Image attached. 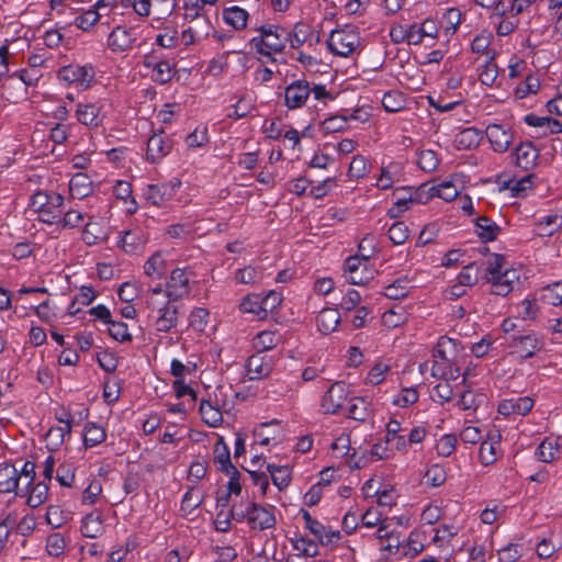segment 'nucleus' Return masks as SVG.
I'll list each match as a JSON object with an SVG mask.
<instances>
[{"label":"nucleus","instance_id":"obj_1","mask_svg":"<svg viewBox=\"0 0 562 562\" xmlns=\"http://www.w3.org/2000/svg\"><path fill=\"white\" fill-rule=\"evenodd\" d=\"M273 506H262L255 502L246 504H234L231 508V516L237 522L246 521L251 530L265 531L273 529L277 524Z\"/></svg>","mask_w":562,"mask_h":562},{"label":"nucleus","instance_id":"obj_2","mask_svg":"<svg viewBox=\"0 0 562 562\" xmlns=\"http://www.w3.org/2000/svg\"><path fill=\"white\" fill-rule=\"evenodd\" d=\"M64 202L61 194L40 190L32 194L30 206L38 214V221L53 225L59 223L64 214Z\"/></svg>","mask_w":562,"mask_h":562},{"label":"nucleus","instance_id":"obj_3","mask_svg":"<svg viewBox=\"0 0 562 562\" xmlns=\"http://www.w3.org/2000/svg\"><path fill=\"white\" fill-rule=\"evenodd\" d=\"M260 34L252 37L250 44L254 45L260 55L271 56L272 53H281L289 41L288 30L274 25H261L256 29Z\"/></svg>","mask_w":562,"mask_h":562},{"label":"nucleus","instance_id":"obj_4","mask_svg":"<svg viewBox=\"0 0 562 562\" xmlns=\"http://www.w3.org/2000/svg\"><path fill=\"white\" fill-rule=\"evenodd\" d=\"M326 44L333 54L348 57L359 48L361 40L358 31L352 27H345L331 31Z\"/></svg>","mask_w":562,"mask_h":562},{"label":"nucleus","instance_id":"obj_5","mask_svg":"<svg viewBox=\"0 0 562 562\" xmlns=\"http://www.w3.org/2000/svg\"><path fill=\"white\" fill-rule=\"evenodd\" d=\"M193 272L186 268H176L171 271L166 284L165 297L177 302L191 292L190 279Z\"/></svg>","mask_w":562,"mask_h":562},{"label":"nucleus","instance_id":"obj_6","mask_svg":"<svg viewBox=\"0 0 562 562\" xmlns=\"http://www.w3.org/2000/svg\"><path fill=\"white\" fill-rule=\"evenodd\" d=\"M58 78L68 83H74L80 89H86L94 78V70L90 65H68L58 70Z\"/></svg>","mask_w":562,"mask_h":562},{"label":"nucleus","instance_id":"obj_7","mask_svg":"<svg viewBox=\"0 0 562 562\" xmlns=\"http://www.w3.org/2000/svg\"><path fill=\"white\" fill-rule=\"evenodd\" d=\"M167 299L166 302H150L149 306L153 311H157L158 316L156 318V329L161 333H168L170 329L176 327L178 323V306Z\"/></svg>","mask_w":562,"mask_h":562},{"label":"nucleus","instance_id":"obj_8","mask_svg":"<svg viewBox=\"0 0 562 562\" xmlns=\"http://www.w3.org/2000/svg\"><path fill=\"white\" fill-rule=\"evenodd\" d=\"M311 94V85L304 79H297L284 89V105L289 110L301 109L305 105Z\"/></svg>","mask_w":562,"mask_h":562},{"label":"nucleus","instance_id":"obj_9","mask_svg":"<svg viewBox=\"0 0 562 562\" xmlns=\"http://www.w3.org/2000/svg\"><path fill=\"white\" fill-rule=\"evenodd\" d=\"M0 493H14L19 497L26 496V485H23L20 480L14 464L3 463L0 467Z\"/></svg>","mask_w":562,"mask_h":562},{"label":"nucleus","instance_id":"obj_10","mask_svg":"<svg viewBox=\"0 0 562 562\" xmlns=\"http://www.w3.org/2000/svg\"><path fill=\"white\" fill-rule=\"evenodd\" d=\"M101 110L102 105L99 103L79 102L76 104L75 116L80 124L97 128L103 125L104 115Z\"/></svg>","mask_w":562,"mask_h":562},{"label":"nucleus","instance_id":"obj_11","mask_svg":"<svg viewBox=\"0 0 562 562\" xmlns=\"http://www.w3.org/2000/svg\"><path fill=\"white\" fill-rule=\"evenodd\" d=\"M173 147V140L162 132L153 134L147 142L146 159L151 164L159 162Z\"/></svg>","mask_w":562,"mask_h":562},{"label":"nucleus","instance_id":"obj_12","mask_svg":"<svg viewBox=\"0 0 562 562\" xmlns=\"http://www.w3.org/2000/svg\"><path fill=\"white\" fill-rule=\"evenodd\" d=\"M509 347L513 353H517L521 359L533 357L543 347V342L535 335L514 336Z\"/></svg>","mask_w":562,"mask_h":562},{"label":"nucleus","instance_id":"obj_13","mask_svg":"<svg viewBox=\"0 0 562 562\" xmlns=\"http://www.w3.org/2000/svg\"><path fill=\"white\" fill-rule=\"evenodd\" d=\"M346 400V386L342 382H335L324 394L321 403L324 414H337Z\"/></svg>","mask_w":562,"mask_h":562},{"label":"nucleus","instance_id":"obj_14","mask_svg":"<svg viewBox=\"0 0 562 562\" xmlns=\"http://www.w3.org/2000/svg\"><path fill=\"white\" fill-rule=\"evenodd\" d=\"M486 136L492 145V148L498 153L506 151L514 139L512 130L505 128L499 124H490L486 127Z\"/></svg>","mask_w":562,"mask_h":562},{"label":"nucleus","instance_id":"obj_15","mask_svg":"<svg viewBox=\"0 0 562 562\" xmlns=\"http://www.w3.org/2000/svg\"><path fill=\"white\" fill-rule=\"evenodd\" d=\"M514 155L516 166L528 171L536 166L539 149L531 142H525L515 148Z\"/></svg>","mask_w":562,"mask_h":562},{"label":"nucleus","instance_id":"obj_16","mask_svg":"<svg viewBox=\"0 0 562 562\" xmlns=\"http://www.w3.org/2000/svg\"><path fill=\"white\" fill-rule=\"evenodd\" d=\"M147 237L143 229L133 228L126 231L120 240L122 249L130 255H136L144 250Z\"/></svg>","mask_w":562,"mask_h":562},{"label":"nucleus","instance_id":"obj_17","mask_svg":"<svg viewBox=\"0 0 562 562\" xmlns=\"http://www.w3.org/2000/svg\"><path fill=\"white\" fill-rule=\"evenodd\" d=\"M533 407V400L529 396L504 400L498 405V413L505 416L508 415H527Z\"/></svg>","mask_w":562,"mask_h":562},{"label":"nucleus","instance_id":"obj_18","mask_svg":"<svg viewBox=\"0 0 562 562\" xmlns=\"http://www.w3.org/2000/svg\"><path fill=\"white\" fill-rule=\"evenodd\" d=\"M173 194V188L166 183L148 184L144 191L145 200L155 206H161L166 201L170 200Z\"/></svg>","mask_w":562,"mask_h":562},{"label":"nucleus","instance_id":"obj_19","mask_svg":"<svg viewBox=\"0 0 562 562\" xmlns=\"http://www.w3.org/2000/svg\"><path fill=\"white\" fill-rule=\"evenodd\" d=\"M214 461L220 464V471L225 474L239 475L238 470L231 461V453L223 438H220L214 446Z\"/></svg>","mask_w":562,"mask_h":562},{"label":"nucleus","instance_id":"obj_20","mask_svg":"<svg viewBox=\"0 0 562 562\" xmlns=\"http://www.w3.org/2000/svg\"><path fill=\"white\" fill-rule=\"evenodd\" d=\"M131 33L123 26H115L109 35L108 45L112 52L121 53L132 47Z\"/></svg>","mask_w":562,"mask_h":562},{"label":"nucleus","instance_id":"obj_21","mask_svg":"<svg viewBox=\"0 0 562 562\" xmlns=\"http://www.w3.org/2000/svg\"><path fill=\"white\" fill-rule=\"evenodd\" d=\"M476 234L483 243L493 241L501 233V227L487 216L475 220Z\"/></svg>","mask_w":562,"mask_h":562},{"label":"nucleus","instance_id":"obj_22","mask_svg":"<svg viewBox=\"0 0 562 562\" xmlns=\"http://www.w3.org/2000/svg\"><path fill=\"white\" fill-rule=\"evenodd\" d=\"M248 18V12L237 5L224 8L223 10V20L236 31L244 30L247 26Z\"/></svg>","mask_w":562,"mask_h":562},{"label":"nucleus","instance_id":"obj_23","mask_svg":"<svg viewBox=\"0 0 562 562\" xmlns=\"http://www.w3.org/2000/svg\"><path fill=\"white\" fill-rule=\"evenodd\" d=\"M246 369L250 380H259L270 373V366L265 361L261 352L250 356L246 363Z\"/></svg>","mask_w":562,"mask_h":562},{"label":"nucleus","instance_id":"obj_24","mask_svg":"<svg viewBox=\"0 0 562 562\" xmlns=\"http://www.w3.org/2000/svg\"><path fill=\"white\" fill-rule=\"evenodd\" d=\"M340 322V314L337 308H324L317 317L316 323L319 331L329 334L334 331Z\"/></svg>","mask_w":562,"mask_h":562},{"label":"nucleus","instance_id":"obj_25","mask_svg":"<svg viewBox=\"0 0 562 562\" xmlns=\"http://www.w3.org/2000/svg\"><path fill=\"white\" fill-rule=\"evenodd\" d=\"M103 532V519L99 513L85 516L81 524V533L86 538H97Z\"/></svg>","mask_w":562,"mask_h":562},{"label":"nucleus","instance_id":"obj_26","mask_svg":"<svg viewBox=\"0 0 562 562\" xmlns=\"http://www.w3.org/2000/svg\"><path fill=\"white\" fill-rule=\"evenodd\" d=\"M482 139L481 132L475 127H468L456 135L454 143L458 149H472L480 145Z\"/></svg>","mask_w":562,"mask_h":562},{"label":"nucleus","instance_id":"obj_27","mask_svg":"<svg viewBox=\"0 0 562 562\" xmlns=\"http://www.w3.org/2000/svg\"><path fill=\"white\" fill-rule=\"evenodd\" d=\"M48 484L45 481L27 486L26 504L31 508H37L43 505L48 496Z\"/></svg>","mask_w":562,"mask_h":562},{"label":"nucleus","instance_id":"obj_28","mask_svg":"<svg viewBox=\"0 0 562 562\" xmlns=\"http://www.w3.org/2000/svg\"><path fill=\"white\" fill-rule=\"evenodd\" d=\"M288 34L290 35L288 42L291 47L295 49L312 40L314 36V32L311 26L303 22H297L291 32L288 31Z\"/></svg>","mask_w":562,"mask_h":562},{"label":"nucleus","instance_id":"obj_29","mask_svg":"<svg viewBox=\"0 0 562 562\" xmlns=\"http://www.w3.org/2000/svg\"><path fill=\"white\" fill-rule=\"evenodd\" d=\"M69 191L74 198L82 199L92 192L91 181L85 173H76L69 181Z\"/></svg>","mask_w":562,"mask_h":562},{"label":"nucleus","instance_id":"obj_30","mask_svg":"<svg viewBox=\"0 0 562 562\" xmlns=\"http://www.w3.org/2000/svg\"><path fill=\"white\" fill-rule=\"evenodd\" d=\"M425 193H426V201L431 196H438V198L449 202V201L454 200L458 196L459 191L452 182L445 181L438 186L429 187L428 190L425 191Z\"/></svg>","mask_w":562,"mask_h":562},{"label":"nucleus","instance_id":"obj_31","mask_svg":"<svg viewBox=\"0 0 562 562\" xmlns=\"http://www.w3.org/2000/svg\"><path fill=\"white\" fill-rule=\"evenodd\" d=\"M106 439V432L103 427L88 423L83 428V445L86 448H92L102 443Z\"/></svg>","mask_w":562,"mask_h":562},{"label":"nucleus","instance_id":"obj_32","mask_svg":"<svg viewBox=\"0 0 562 562\" xmlns=\"http://www.w3.org/2000/svg\"><path fill=\"white\" fill-rule=\"evenodd\" d=\"M199 412L202 420L210 427H218L223 422L222 412L217 407L211 405L209 401H201Z\"/></svg>","mask_w":562,"mask_h":562},{"label":"nucleus","instance_id":"obj_33","mask_svg":"<svg viewBox=\"0 0 562 562\" xmlns=\"http://www.w3.org/2000/svg\"><path fill=\"white\" fill-rule=\"evenodd\" d=\"M144 272L151 279H159L166 272V260L160 251L153 254L144 265Z\"/></svg>","mask_w":562,"mask_h":562},{"label":"nucleus","instance_id":"obj_34","mask_svg":"<svg viewBox=\"0 0 562 562\" xmlns=\"http://www.w3.org/2000/svg\"><path fill=\"white\" fill-rule=\"evenodd\" d=\"M42 77L40 69L29 68L16 70L7 78L5 82L19 81L24 87H33L36 86L37 81Z\"/></svg>","mask_w":562,"mask_h":562},{"label":"nucleus","instance_id":"obj_35","mask_svg":"<svg viewBox=\"0 0 562 562\" xmlns=\"http://www.w3.org/2000/svg\"><path fill=\"white\" fill-rule=\"evenodd\" d=\"M426 187L427 186L424 184L423 187H420L419 190L415 191V194L409 192L408 195H406V194L400 195V193L406 192L408 189H406V188L395 189V191L393 192V196L396 198V201L394 203L405 211L409 209V204L423 203L424 202L423 194L425 193Z\"/></svg>","mask_w":562,"mask_h":562},{"label":"nucleus","instance_id":"obj_36","mask_svg":"<svg viewBox=\"0 0 562 562\" xmlns=\"http://www.w3.org/2000/svg\"><path fill=\"white\" fill-rule=\"evenodd\" d=\"M409 293V280L407 277L395 280L384 289V295L391 300H401Z\"/></svg>","mask_w":562,"mask_h":562},{"label":"nucleus","instance_id":"obj_37","mask_svg":"<svg viewBox=\"0 0 562 562\" xmlns=\"http://www.w3.org/2000/svg\"><path fill=\"white\" fill-rule=\"evenodd\" d=\"M260 302H262L260 294H249L243 299L239 308L243 313L255 314L259 319H263L266 318V315H263L265 307Z\"/></svg>","mask_w":562,"mask_h":562},{"label":"nucleus","instance_id":"obj_38","mask_svg":"<svg viewBox=\"0 0 562 562\" xmlns=\"http://www.w3.org/2000/svg\"><path fill=\"white\" fill-rule=\"evenodd\" d=\"M267 470L271 475L273 484L279 488H285L291 481V471L288 467L268 464Z\"/></svg>","mask_w":562,"mask_h":562},{"label":"nucleus","instance_id":"obj_39","mask_svg":"<svg viewBox=\"0 0 562 562\" xmlns=\"http://www.w3.org/2000/svg\"><path fill=\"white\" fill-rule=\"evenodd\" d=\"M279 340L280 336L276 331L262 330L254 338V345L261 352L273 349Z\"/></svg>","mask_w":562,"mask_h":562},{"label":"nucleus","instance_id":"obj_40","mask_svg":"<svg viewBox=\"0 0 562 562\" xmlns=\"http://www.w3.org/2000/svg\"><path fill=\"white\" fill-rule=\"evenodd\" d=\"M517 316L524 321H535L539 313L536 299L527 297L516 305Z\"/></svg>","mask_w":562,"mask_h":562},{"label":"nucleus","instance_id":"obj_41","mask_svg":"<svg viewBox=\"0 0 562 562\" xmlns=\"http://www.w3.org/2000/svg\"><path fill=\"white\" fill-rule=\"evenodd\" d=\"M370 415L369 403L363 397H355L348 408V416L364 422Z\"/></svg>","mask_w":562,"mask_h":562},{"label":"nucleus","instance_id":"obj_42","mask_svg":"<svg viewBox=\"0 0 562 562\" xmlns=\"http://www.w3.org/2000/svg\"><path fill=\"white\" fill-rule=\"evenodd\" d=\"M292 544L294 550L302 557L313 558L318 554V544L306 537H300L292 540Z\"/></svg>","mask_w":562,"mask_h":562},{"label":"nucleus","instance_id":"obj_43","mask_svg":"<svg viewBox=\"0 0 562 562\" xmlns=\"http://www.w3.org/2000/svg\"><path fill=\"white\" fill-rule=\"evenodd\" d=\"M175 70L167 60H161L156 69L151 72L150 79L159 85H166L172 80Z\"/></svg>","mask_w":562,"mask_h":562},{"label":"nucleus","instance_id":"obj_44","mask_svg":"<svg viewBox=\"0 0 562 562\" xmlns=\"http://www.w3.org/2000/svg\"><path fill=\"white\" fill-rule=\"evenodd\" d=\"M456 349V341L447 336H441L434 349L432 357L436 360L450 362L448 352Z\"/></svg>","mask_w":562,"mask_h":562},{"label":"nucleus","instance_id":"obj_45","mask_svg":"<svg viewBox=\"0 0 562 562\" xmlns=\"http://www.w3.org/2000/svg\"><path fill=\"white\" fill-rule=\"evenodd\" d=\"M462 20V13L458 8H449L442 15V25L445 26L446 34H453Z\"/></svg>","mask_w":562,"mask_h":562},{"label":"nucleus","instance_id":"obj_46","mask_svg":"<svg viewBox=\"0 0 562 562\" xmlns=\"http://www.w3.org/2000/svg\"><path fill=\"white\" fill-rule=\"evenodd\" d=\"M255 108L254 101L248 95H241L236 104L233 105V112L228 113L229 119L239 120L247 116Z\"/></svg>","mask_w":562,"mask_h":562},{"label":"nucleus","instance_id":"obj_47","mask_svg":"<svg viewBox=\"0 0 562 562\" xmlns=\"http://www.w3.org/2000/svg\"><path fill=\"white\" fill-rule=\"evenodd\" d=\"M457 443L458 439L456 435H443L436 445V451L438 456L447 458L454 452Z\"/></svg>","mask_w":562,"mask_h":562},{"label":"nucleus","instance_id":"obj_48","mask_svg":"<svg viewBox=\"0 0 562 562\" xmlns=\"http://www.w3.org/2000/svg\"><path fill=\"white\" fill-rule=\"evenodd\" d=\"M204 3L203 0H183V8L186 11V20L192 22L199 18L204 16Z\"/></svg>","mask_w":562,"mask_h":562},{"label":"nucleus","instance_id":"obj_49","mask_svg":"<svg viewBox=\"0 0 562 562\" xmlns=\"http://www.w3.org/2000/svg\"><path fill=\"white\" fill-rule=\"evenodd\" d=\"M382 105L387 112H398L404 108L403 95L397 91H389L383 95Z\"/></svg>","mask_w":562,"mask_h":562},{"label":"nucleus","instance_id":"obj_50","mask_svg":"<svg viewBox=\"0 0 562 562\" xmlns=\"http://www.w3.org/2000/svg\"><path fill=\"white\" fill-rule=\"evenodd\" d=\"M408 236L409 229L404 222H395L389 229V238L394 245H403Z\"/></svg>","mask_w":562,"mask_h":562},{"label":"nucleus","instance_id":"obj_51","mask_svg":"<svg viewBox=\"0 0 562 562\" xmlns=\"http://www.w3.org/2000/svg\"><path fill=\"white\" fill-rule=\"evenodd\" d=\"M427 484L432 487L441 486L447 479V473L442 465L432 464L425 473Z\"/></svg>","mask_w":562,"mask_h":562},{"label":"nucleus","instance_id":"obj_52","mask_svg":"<svg viewBox=\"0 0 562 562\" xmlns=\"http://www.w3.org/2000/svg\"><path fill=\"white\" fill-rule=\"evenodd\" d=\"M479 280V268L475 262H471L463 267L458 276V282L464 286H472Z\"/></svg>","mask_w":562,"mask_h":562},{"label":"nucleus","instance_id":"obj_53","mask_svg":"<svg viewBox=\"0 0 562 562\" xmlns=\"http://www.w3.org/2000/svg\"><path fill=\"white\" fill-rule=\"evenodd\" d=\"M209 311L203 307H195L190 313L189 325L194 330L203 331L207 325Z\"/></svg>","mask_w":562,"mask_h":562},{"label":"nucleus","instance_id":"obj_54","mask_svg":"<svg viewBox=\"0 0 562 562\" xmlns=\"http://www.w3.org/2000/svg\"><path fill=\"white\" fill-rule=\"evenodd\" d=\"M109 335L120 342L131 341L132 335L128 331V327L123 322L111 321L109 324Z\"/></svg>","mask_w":562,"mask_h":562},{"label":"nucleus","instance_id":"obj_55","mask_svg":"<svg viewBox=\"0 0 562 562\" xmlns=\"http://www.w3.org/2000/svg\"><path fill=\"white\" fill-rule=\"evenodd\" d=\"M202 503V497L199 495V492L194 488H190L182 497L181 502V512L186 515L191 514L194 509H196Z\"/></svg>","mask_w":562,"mask_h":562},{"label":"nucleus","instance_id":"obj_56","mask_svg":"<svg viewBox=\"0 0 562 562\" xmlns=\"http://www.w3.org/2000/svg\"><path fill=\"white\" fill-rule=\"evenodd\" d=\"M95 299V292L91 286H81L78 295L75 301L71 302L69 306V314L75 315L79 312V308H75L76 303H80L82 305H89Z\"/></svg>","mask_w":562,"mask_h":562},{"label":"nucleus","instance_id":"obj_57","mask_svg":"<svg viewBox=\"0 0 562 562\" xmlns=\"http://www.w3.org/2000/svg\"><path fill=\"white\" fill-rule=\"evenodd\" d=\"M558 215H547L536 224L537 233L541 236H551L553 232L560 226Z\"/></svg>","mask_w":562,"mask_h":562},{"label":"nucleus","instance_id":"obj_58","mask_svg":"<svg viewBox=\"0 0 562 562\" xmlns=\"http://www.w3.org/2000/svg\"><path fill=\"white\" fill-rule=\"evenodd\" d=\"M543 299L551 305H562V282H554L543 288Z\"/></svg>","mask_w":562,"mask_h":562},{"label":"nucleus","instance_id":"obj_59","mask_svg":"<svg viewBox=\"0 0 562 562\" xmlns=\"http://www.w3.org/2000/svg\"><path fill=\"white\" fill-rule=\"evenodd\" d=\"M56 480L61 486L71 487L75 481V468L72 464H59L56 470Z\"/></svg>","mask_w":562,"mask_h":562},{"label":"nucleus","instance_id":"obj_60","mask_svg":"<svg viewBox=\"0 0 562 562\" xmlns=\"http://www.w3.org/2000/svg\"><path fill=\"white\" fill-rule=\"evenodd\" d=\"M417 164L422 170L431 172L438 167L439 160L435 151L427 149L419 153Z\"/></svg>","mask_w":562,"mask_h":562},{"label":"nucleus","instance_id":"obj_61","mask_svg":"<svg viewBox=\"0 0 562 562\" xmlns=\"http://www.w3.org/2000/svg\"><path fill=\"white\" fill-rule=\"evenodd\" d=\"M301 514L305 522V528L308 529L311 533H313L318 539V541H323L325 526L318 520L314 519L307 510L302 509Z\"/></svg>","mask_w":562,"mask_h":562},{"label":"nucleus","instance_id":"obj_62","mask_svg":"<svg viewBox=\"0 0 562 562\" xmlns=\"http://www.w3.org/2000/svg\"><path fill=\"white\" fill-rule=\"evenodd\" d=\"M67 520V514H65L59 506L50 505L47 507L46 521L53 528L61 527Z\"/></svg>","mask_w":562,"mask_h":562},{"label":"nucleus","instance_id":"obj_63","mask_svg":"<svg viewBox=\"0 0 562 562\" xmlns=\"http://www.w3.org/2000/svg\"><path fill=\"white\" fill-rule=\"evenodd\" d=\"M100 16L101 14L92 8L76 19V25L83 31H88L99 21Z\"/></svg>","mask_w":562,"mask_h":562},{"label":"nucleus","instance_id":"obj_64","mask_svg":"<svg viewBox=\"0 0 562 562\" xmlns=\"http://www.w3.org/2000/svg\"><path fill=\"white\" fill-rule=\"evenodd\" d=\"M501 562H516L521 557V546L509 543L498 551Z\"/></svg>","mask_w":562,"mask_h":562}]
</instances>
